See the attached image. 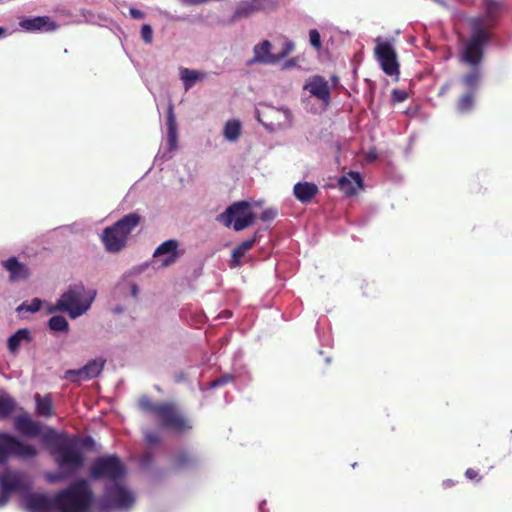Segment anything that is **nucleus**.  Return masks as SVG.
<instances>
[{
    "label": "nucleus",
    "instance_id": "1",
    "mask_svg": "<svg viewBox=\"0 0 512 512\" xmlns=\"http://www.w3.org/2000/svg\"><path fill=\"white\" fill-rule=\"evenodd\" d=\"M459 59L470 69L460 77L459 85L462 92L456 101V109L460 113H468L476 105L480 86V23L477 19L474 21L473 34L464 42Z\"/></svg>",
    "mask_w": 512,
    "mask_h": 512
},
{
    "label": "nucleus",
    "instance_id": "2",
    "mask_svg": "<svg viewBox=\"0 0 512 512\" xmlns=\"http://www.w3.org/2000/svg\"><path fill=\"white\" fill-rule=\"evenodd\" d=\"M43 441L50 445L51 454L59 468V472L49 475L48 480L57 482L73 477L84 466V455L77 447L74 439L59 435L53 428H47Z\"/></svg>",
    "mask_w": 512,
    "mask_h": 512
},
{
    "label": "nucleus",
    "instance_id": "3",
    "mask_svg": "<svg viewBox=\"0 0 512 512\" xmlns=\"http://www.w3.org/2000/svg\"><path fill=\"white\" fill-rule=\"evenodd\" d=\"M138 408L145 413H152L162 428L177 434H184L192 429L190 420L180 411L174 402L154 403L149 396L142 395L138 399Z\"/></svg>",
    "mask_w": 512,
    "mask_h": 512
},
{
    "label": "nucleus",
    "instance_id": "4",
    "mask_svg": "<svg viewBox=\"0 0 512 512\" xmlns=\"http://www.w3.org/2000/svg\"><path fill=\"white\" fill-rule=\"evenodd\" d=\"M93 491L85 479H78L56 493L57 512H89Z\"/></svg>",
    "mask_w": 512,
    "mask_h": 512
},
{
    "label": "nucleus",
    "instance_id": "5",
    "mask_svg": "<svg viewBox=\"0 0 512 512\" xmlns=\"http://www.w3.org/2000/svg\"><path fill=\"white\" fill-rule=\"evenodd\" d=\"M95 297V290H87L82 283L72 284L56 301L50 312H66L71 319H75L90 309Z\"/></svg>",
    "mask_w": 512,
    "mask_h": 512
},
{
    "label": "nucleus",
    "instance_id": "6",
    "mask_svg": "<svg viewBox=\"0 0 512 512\" xmlns=\"http://www.w3.org/2000/svg\"><path fill=\"white\" fill-rule=\"evenodd\" d=\"M141 215L133 212L123 216L102 233V242L110 253L120 252L127 244L129 234L140 224Z\"/></svg>",
    "mask_w": 512,
    "mask_h": 512
},
{
    "label": "nucleus",
    "instance_id": "7",
    "mask_svg": "<svg viewBox=\"0 0 512 512\" xmlns=\"http://www.w3.org/2000/svg\"><path fill=\"white\" fill-rule=\"evenodd\" d=\"M38 455L36 447L17 436L0 431V465L6 464L11 458L30 460Z\"/></svg>",
    "mask_w": 512,
    "mask_h": 512
},
{
    "label": "nucleus",
    "instance_id": "8",
    "mask_svg": "<svg viewBox=\"0 0 512 512\" xmlns=\"http://www.w3.org/2000/svg\"><path fill=\"white\" fill-rule=\"evenodd\" d=\"M255 214L248 201H237L229 205L224 212L217 216V221L225 227H233L235 231H242L255 222Z\"/></svg>",
    "mask_w": 512,
    "mask_h": 512
},
{
    "label": "nucleus",
    "instance_id": "9",
    "mask_svg": "<svg viewBox=\"0 0 512 512\" xmlns=\"http://www.w3.org/2000/svg\"><path fill=\"white\" fill-rule=\"evenodd\" d=\"M126 469L116 454L100 456L90 467V476L94 480L108 479L116 482L125 476Z\"/></svg>",
    "mask_w": 512,
    "mask_h": 512
},
{
    "label": "nucleus",
    "instance_id": "10",
    "mask_svg": "<svg viewBox=\"0 0 512 512\" xmlns=\"http://www.w3.org/2000/svg\"><path fill=\"white\" fill-rule=\"evenodd\" d=\"M505 10L504 0H482V49L491 40V30Z\"/></svg>",
    "mask_w": 512,
    "mask_h": 512
},
{
    "label": "nucleus",
    "instance_id": "11",
    "mask_svg": "<svg viewBox=\"0 0 512 512\" xmlns=\"http://www.w3.org/2000/svg\"><path fill=\"white\" fill-rule=\"evenodd\" d=\"M134 500L133 494L117 481L105 487L103 502L107 508L129 509L132 507Z\"/></svg>",
    "mask_w": 512,
    "mask_h": 512
},
{
    "label": "nucleus",
    "instance_id": "12",
    "mask_svg": "<svg viewBox=\"0 0 512 512\" xmlns=\"http://www.w3.org/2000/svg\"><path fill=\"white\" fill-rule=\"evenodd\" d=\"M294 43L290 40H285L282 50L279 53H271L272 44L268 40H264L257 44L254 49V57L252 62L261 64H276L280 60L287 57L294 50Z\"/></svg>",
    "mask_w": 512,
    "mask_h": 512
},
{
    "label": "nucleus",
    "instance_id": "13",
    "mask_svg": "<svg viewBox=\"0 0 512 512\" xmlns=\"http://www.w3.org/2000/svg\"><path fill=\"white\" fill-rule=\"evenodd\" d=\"M374 52L385 74L389 76H398L400 74L396 51L389 42H383L377 39Z\"/></svg>",
    "mask_w": 512,
    "mask_h": 512
},
{
    "label": "nucleus",
    "instance_id": "14",
    "mask_svg": "<svg viewBox=\"0 0 512 512\" xmlns=\"http://www.w3.org/2000/svg\"><path fill=\"white\" fill-rule=\"evenodd\" d=\"M264 117L266 121L262 120L258 115V121L270 130L285 128L292 123V114L289 109L269 107L268 110L264 112Z\"/></svg>",
    "mask_w": 512,
    "mask_h": 512
},
{
    "label": "nucleus",
    "instance_id": "15",
    "mask_svg": "<svg viewBox=\"0 0 512 512\" xmlns=\"http://www.w3.org/2000/svg\"><path fill=\"white\" fill-rule=\"evenodd\" d=\"M105 360H90L85 366L76 370H68L66 379L71 381L90 380L97 377L103 370Z\"/></svg>",
    "mask_w": 512,
    "mask_h": 512
},
{
    "label": "nucleus",
    "instance_id": "16",
    "mask_svg": "<svg viewBox=\"0 0 512 512\" xmlns=\"http://www.w3.org/2000/svg\"><path fill=\"white\" fill-rule=\"evenodd\" d=\"M14 428L23 436L35 438L42 437V426L39 422L33 420L28 413L24 412L16 416L13 420Z\"/></svg>",
    "mask_w": 512,
    "mask_h": 512
},
{
    "label": "nucleus",
    "instance_id": "17",
    "mask_svg": "<svg viewBox=\"0 0 512 512\" xmlns=\"http://www.w3.org/2000/svg\"><path fill=\"white\" fill-rule=\"evenodd\" d=\"M26 505L30 512H57L56 493L53 497L40 493L30 494L26 499Z\"/></svg>",
    "mask_w": 512,
    "mask_h": 512
},
{
    "label": "nucleus",
    "instance_id": "18",
    "mask_svg": "<svg viewBox=\"0 0 512 512\" xmlns=\"http://www.w3.org/2000/svg\"><path fill=\"white\" fill-rule=\"evenodd\" d=\"M1 264L9 272V280L11 282L26 280L30 276L29 267L20 262L15 256L3 260Z\"/></svg>",
    "mask_w": 512,
    "mask_h": 512
},
{
    "label": "nucleus",
    "instance_id": "19",
    "mask_svg": "<svg viewBox=\"0 0 512 512\" xmlns=\"http://www.w3.org/2000/svg\"><path fill=\"white\" fill-rule=\"evenodd\" d=\"M304 89L308 90L311 95L321 100L324 104L330 101V90L328 82L322 76L312 77L305 85Z\"/></svg>",
    "mask_w": 512,
    "mask_h": 512
},
{
    "label": "nucleus",
    "instance_id": "20",
    "mask_svg": "<svg viewBox=\"0 0 512 512\" xmlns=\"http://www.w3.org/2000/svg\"><path fill=\"white\" fill-rule=\"evenodd\" d=\"M20 27L26 31H54L57 28L56 22L49 16H37L26 18L20 21Z\"/></svg>",
    "mask_w": 512,
    "mask_h": 512
},
{
    "label": "nucleus",
    "instance_id": "21",
    "mask_svg": "<svg viewBox=\"0 0 512 512\" xmlns=\"http://www.w3.org/2000/svg\"><path fill=\"white\" fill-rule=\"evenodd\" d=\"M340 190L347 196H354L363 187V179L358 172L350 171L338 180Z\"/></svg>",
    "mask_w": 512,
    "mask_h": 512
},
{
    "label": "nucleus",
    "instance_id": "22",
    "mask_svg": "<svg viewBox=\"0 0 512 512\" xmlns=\"http://www.w3.org/2000/svg\"><path fill=\"white\" fill-rule=\"evenodd\" d=\"M179 243L175 239H169L161 243L154 251L153 257H159L165 255L166 258L163 260V266H169L176 262L179 257L178 252Z\"/></svg>",
    "mask_w": 512,
    "mask_h": 512
},
{
    "label": "nucleus",
    "instance_id": "23",
    "mask_svg": "<svg viewBox=\"0 0 512 512\" xmlns=\"http://www.w3.org/2000/svg\"><path fill=\"white\" fill-rule=\"evenodd\" d=\"M0 486L10 491L12 494L25 491L28 488L20 472H5L1 474Z\"/></svg>",
    "mask_w": 512,
    "mask_h": 512
},
{
    "label": "nucleus",
    "instance_id": "24",
    "mask_svg": "<svg viewBox=\"0 0 512 512\" xmlns=\"http://www.w3.org/2000/svg\"><path fill=\"white\" fill-rule=\"evenodd\" d=\"M318 192L317 185L311 182H298L293 187L294 196L301 203H310Z\"/></svg>",
    "mask_w": 512,
    "mask_h": 512
},
{
    "label": "nucleus",
    "instance_id": "25",
    "mask_svg": "<svg viewBox=\"0 0 512 512\" xmlns=\"http://www.w3.org/2000/svg\"><path fill=\"white\" fill-rule=\"evenodd\" d=\"M258 240L259 233L255 232L251 239L242 242L236 248H234L232 251V258L230 260L229 266L231 268L240 267L242 265L241 258L245 255L247 251L253 248V246L258 242Z\"/></svg>",
    "mask_w": 512,
    "mask_h": 512
},
{
    "label": "nucleus",
    "instance_id": "26",
    "mask_svg": "<svg viewBox=\"0 0 512 512\" xmlns=\"http://www.w3.org/2000/svg\"><path fill=\"white\" fill-rule=\"evenodd\" d=\"M34 401H35V410L36 413L41 417H52L54 416V407H53V401L52 396L50 393L41 395L39 393H36L34 395Z\"/></svg>",
    "mask_w": 512,
    "mask_h": 512
},
{
    "label": "nucleus",
    "instance_id": "27",
    "mask_svg": "<svg viewBox=\"0 0 512 512\" xmlns=\"http://www.w3.org/2000/svg\"><path fill=\"white\" fill-rule=\"evenodd\" d=\"M206 77V73L189 68L180 69V79L183 81L184 89L189 90L197 81Z\"/></svg>",
    "mask_w": 512,
    "mask_h": 512
},
{
    "label": "nucleus",
    "instance_id": "28",
    "mask_svg": "<svg viewBox=\"0 0 512 512\" xmlns=\"http://www.w3.org/2000/svg\"><path fill=\"white\" fill-rule=\"evenodd\" d=\"M30 339V331L27 328L19 329L8 338V349L10 352L15 353L23 341H30Z\"/></svg>",
    "mask_w": 512,
    "mask_h": 512
},
{
    "label": "nucleus",
    "instance_id": "29",
    "mask_svg": "<svg viewBox=\"0 0 512 512\" xmlns=\"http://www.w3.org/2000/svg\"><path fill=\"white\" fill-rule=\"evenodd\" d=\"M16 400L9 394H0V419H7L16 410Z\"/></svg>",
    "mask_w": 512,
    "mask_h": 512
},
{
    "label": "nucleus",
    "instance_id": "30",
    "mask_svg": "<svg viewBox=\"0 0 512 512\" xmlns=\"http://www.w3.org/2000/svg\"><path fill=\"white\" fill-rule=\"evenodd\" d=\"M195 462V458L185 451L177 453L173 458V466L177 470L192 467Z\"/></svg>",
    "mask_w": 512,
    "mask_h": 512
},
{
    "label": "nucleus",
    "instance_id": "31",
    "mask_svg": "<svg viewBox=\"0 0 512 512\" xmlns=\"http://www.w3.org/2000/svg\"><path fill=\"white\" fill-rule=\"evenodd\" d=\"M259 9V6L249 2H242L237 6L234 11L233 19L239 20L242 18L249 17L251 14L256 12Z\"/></svg>",
    "mask_w": 512,
    "mask_h": 512
},
{
    "label": "nucleus",
    "instance_id": "32",
    "mask_svg": "<svg viewBox=\"0 0 512 512\" xmlns=\"http://www.w3.org/2000/svg\"><path fill=\"white\" fill-rule=\"evenodd\" d=\"M241 133V123L237 120L228 121L224 127V136L229 141L238 139Z\"/></svg>",
    "mask_w": 512,
    "mask_h": 512
},
{
    "label": "nucleus",
    "instance_id": "33",
    "mask_svg": "<svg viewBox=\"0 0 512 512\" xmlns=\"http://www.w3.org/2000/svg\"><path fill=\"white\" fill-rule=\"evenodd\" d=\"M48 327L54 332H68L69 323L65 317L56 315L52 316L48 321Z\"/></svg>",
    "mask_w": 512,
    "mask_h": 512
},
{
    "label": "nucleus",
    "instance_id": "34",
    "mask_svg": "<svg viewBox=\"0 0 512 512\" xmlns=\"http://www.w3.org/2000/svg\"><path fill=\"white\" fill-rule=\"evenodd\" d=\"M167 126H168V138L170 145L173 146L176 142V121L173 111V106L168 107L167 112Z\"/></svg>",
    "mask_w": 512,
    "mask_h": 512
},
{
    "label": "nucleus",
    "instance_id": "35",
    "mask_svg": "<svg viewBox=\"0 0 512 512\" xmlns=\"http://www.w3.org/2000/svg\"><path fill=\"white\" fill-rule=\"evenodd\" d=\"M310 44L317 50L322 47L321 36L317 29H311L309 31Z\"/></svg>",
    "mask_w": 512,
    "mask_h": 512
},
{
    "label": "nucleus",
    "instance_id": "36",
    "mask_svg": "<svg viewBox=\"0 0 512 512\" xmlns=\"http://www.w3.org/2000/svg\"><path fill=\"white\" fill-rule=\"evenodd\" d=\"M41 300L38 299V298H35L32 300L31 304H26V303H23L20 307H19V310H26V311H29V312H37L40 310L41 308Z\"/></svg>",
    "mask_w": 512,
    "mask_h": 512
},
{
    "label": "nucleus",
    "instance_id": "37",
    "mask_svg": "<svg viewBox=\"0 0 512 512\" xmlns=\"http://www.w3.org/2000/svg\"><path fill=\"white\" fill-rule=\"evenodd\" d=\"M141 37L145 43H151L153 38V30L149 24H144L141 28Z\"/></svg>",
    "mask_w": 512,
    "mask_h": 512
},
{
    "label": "nucleus",
    "instance_id": "38",
    "mask_svg": "<svg viewBox=\"0 0 512 512\" xmlns=\"http://www.w3.org/2000/svg\"><path fill=\"white\" fill-rule=\"evenodd\" d=\"M391 96L394 103H400L408 98V93L405 90L394 89Z\"/></svg>",
    "mask_w": 512,
    "mask_h": 512
},
{
    "label": "nucleus",
    "instance_id": "39",
    "mask_svg": "<svg viewBox=\"0 0 512 512\" xmlns=\"http://www.w3.org/2000/svg\"><path fill=\"white\" fill-rule=\"evenodd\" d=\"M233 381V376L232 375H224L222 377H219L217 379H215L214 381H212L211 383V386L212 387H219V386H222V385H225L229 382H232Z\"/></svg>",
    "mask_w": 512,
    "mask_h": 512
},
{
    "label": "nucleus",
    "instance_id": "40",
    "mask_svg": "<svg viewBox=\"0 0 512 512\" xmlns=\"http://www.w3.org/2000/svg\"><path fill=\"white\" fill-rule=\"evenodd\" d=\"M276 216H277V211L269 208V209L264 210L261 213L260 219L264 222H267V221L273 220Z\"/></svg>",
    "mask_w": 512,
    "mask_h": 512
},
{
    "label": "nucleus",
    "instance_id": "41",
    "mask_svg": "<svg viewBox=\"0 0 512 512\" xmlns=\"http://www.w3.org/2000/svg\"><path fill=\"white\" fill-rule=\"evenodd\" d=\"M12 493L0 486V507H4L10 500Z\"/></svg>",
    "mask_w": 512,
    "mask_h": 512
},
{
    "label": "nucleus",
    "instance_id": "42",
    "mask_svg": "<svg viewBox=\"0 0 512 512\" xmlns=\"http://www.w3.org/2000/svg\"><path fill=\"white\" fill-rule=\"evenodd\" d=\"M145 440L149 445H153L160 442V437L155 432H148L145 434Z\"/></svg>",
    "mask_w": 512,
    "mask_h": 512
},
{
    "label": "nucleus",
    "instance_id": "43",
    "mask_svg": "<svg viewBox=\"0 0 512 512\" xmlns=\"http://www.w3.org/2000/svg\"><path fill=\"white\" fill-rule=\"evenodd\" d=\"M130 15L135 19H141L144 17V12L136 8H131Z\"/></svg>",
    "mask_w": 512,
    "mask_h": 512
},
{
    "label": "nucleus",
    "instance_id": "44",
    "mask_svg": "<svg viewBox=\"0 0 512 512\" xmlns=\"http://www.w3.org/2000/svg\"><path fill=\"white\" fill-rule=\"evenodd\" d=\"M465 475L469 479H474V478L477 477L478 473H477V471L469 468V469L466 470Z\"/></svg>",
    "mask_w": 512,
    "mask_h": 512
},
{
    "label": "nucleus",
    "instance_id": "45",
    "mask_svg": "<svg viewBox=\"0 0 512 512\" xmlns=\"http://www.w3.org/2000/svg\"><path fill=\"white\" fill-rule=\"evenodd\" d=\"M138 292H139V290H138L137 285H136V284H132V285H131V295H132L134 298H136V297L138 296Z\"/></svg>",
    "mask_w": 512,
    "mask_h": 512
},
{
    "label": "nucleus",
    "instance_id": "46",
    "mask_svg": "<svg viewBox=\"0 0 512 512\" xmlns=\"http://www.w3.org/2000/svg\"><path fill=\"white\" fill-rule=\"evenodd\" d=\"M94 443L93 439L91 437H86L84 439V445L87 446V447H90L92 446Z\"/></svg>",
    "mask_w": 512,
    "mask_h": 512
},
{
    "label": "nucleus",
    "instance_id": "47",
    "mask_svg": "<svg viewBox=\"0 0 512 512\" xmlns=\"http://www.w3.org/2000/svg\"><path fill=\"white\" fill-rule=\"evenodd\" d=\"M295 61H296L295 59L289 60V61L285 64V66H286V67H291V66H293V65L295 64Z\"/></svg>",
    "mask_w": 512,
    "mask_h": 512
},
{
    "label": "nucleus",
    "instance_id": "48",
    "mask_svg": "<svg viewBox=\"0 0 512 512\" xmlns=\"http://www.w3.org/2000/svg\"><path fill=\"white\" fill-rule=\"evenodd\" d=\"M5 33V29L0 27V36L3 35Z\"/></svg>",
    "mask_w": 512,
    "mask_h": 512
}]
</instances>
